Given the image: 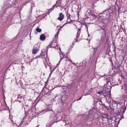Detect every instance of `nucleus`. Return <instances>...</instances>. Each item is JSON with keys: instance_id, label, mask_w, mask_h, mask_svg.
Segmentation results:
<instances>
[{"instance_id": "f257e3e1", "label": "nucleus", "mask_w": 127, "mask_h": 127, "mask_svg": "<svg viewBox=\"0 0 127 127\" xmlns=\"http://www.w3.org/2000/svg\"><path fill=\"white\" fill-rule=\"evenodd\" d=\"M111 88H110L109 90L107 88H105V90H104L102 91V95H104V96L106 97L107 96H108V95L109 94V95L110 96V94H109V93L110 94V91Z\"/></svg>"}, {"instance_id": "f03ea898", "label": "nucleus", "mask_w": 127, "mask_h": 127, "mask_svg": "<svg viewBox=\"0 0 127 127\" xmlns=\"http://www.w3.org/2000/svg\"><path fill=\"white\" fill-rule=\"evenodd\" d=\"M64 16L62 13H60L59 15V17L57 18V19L60 21H62L64 18Z\"/></svg>"}, {"instance_id": "7ed1b4c3", "label": "nucleus", "mask_w": 127, "mask_h": 127, "mask_svg": "<svg viewBox=\"0 0 127 127\" xmlns=\"http://www.w3.org/2000/svg\"><path fill=\"white\" fill-rule=\"evenodd\" d=\"M105 33L104 34L103 33H101V37L100 40L102 42H103L104 40L105 37Z\"/></svg>"}, {"instance_id": "20e7f679", "label": "nucleus", "mask_w": 127, "mask_h": 127, "mask_svg": "<svg viewBox=\"0 0 127 127\" xmlns=\"http://www.w3.org/2000/svg\"><path fill=\"white\" fill-rule=\"evenodd\" d=\"M38 49L37 47H35V46H34L33 47L32 53L33 54H35L38 51Z\"/></svg>"}, {"instance_id": "39448f33", "label": "nucleus", "mask_w": 127, "mask_h": 127, "mask_svg": "<svg viewBox=\"0 0 127 127\" xmlns=\"http://www.w3.org/2000/svg\"><path fill=\"white\" fill-rule=\"evenodd\" d=\"M67 22L66 23V24H68L69 23H70L72 21V20H71L70 21H68V19L70 20V14H69L68 13H67Z\"/></svg>"}, {"instance_id": "423d86ee", "label": "nucleus", "mask_w": 127, "mask_h": 127, "mask_svg": "<svg viewBox=\"0 0 127 127\" xmlns=\"http://www.w3.org/2000/svg\"><path fill=\"white\" fill-rule=\"evenodd\" d=\"M45 35L43 34H41L40 36V38L41 40L43 41L45 40Z\"/></svg>"}, {"instance_id": "0eeeda50", "label": "nucleus", "mask_w": 127, "mask_h": 127, "mask_svg": "<svg viewBox=\"0 0 127 127\" xmlns=\"http://www.w3.org/2000/svg\"><path fill=\"white\" fill-rule=\"evenodd\" d=\"M96 102L95 105L97 106H100L102 103L101 101H97Z\"/></svg>"}, {"instance_id": "6e6552de", "label": "nucleus", "mask_w": 127, "mask_h": 127, "mask_svg": "<svg viewBox=\"0 0 127 127\" xmlns=\"http://www.w3.org/2000/svg\"><path fill=\"white\" fill-rule=\"evenodd\" d=\"M52 108L50 109L49 108H48L46 109L43 110V111H44L45 112H46L48 111H52Z\"/></svg>"}, {"instance_id": "1a4fd4ad", "label": "nucleus", "mask_w": 127, "mask_h": 127, "mask_svg": "<svg viewBox=\"0 0 127 127\" xmlns=\"http://www.w3.org/2000/svg\"><path fill=\"white\" fill-rule=\"evenodd\" d=\"M66 23H65L62 26H60V28L58 29V32H60V31L62 29L63 27L66 24Z\"/></svg>"}, {"instance_id": "9d476101", "label": "nucleus", "mask_w": 127, "mask_h": 127, "mask_svg": "<svg viewBox=\"0 0 127 127\" xmlns=\"http://www.w3.org/2000/svg\"><path fill=\"white\" fill-rule=\"evenodd\" d=\"M36 31L37 32H40L41 31V29L38 28H37L36 29Z\"/></svg>"}, {"instance_id": "9b49d317", "label": "nucleus", "mask_w": 127, "mask_h": 127, "mask_svg": "<svg viewBox=\"0 0 127 127\" xmlns=\"http://www.w3.org/2000/svg\"><path fill=\"white\" fill-rule=\"evenodd\" d=\"M58 1L59 0L56 1V3L53 6V7L52 8V9L53 10L54 8L56 6V5L58 3Z\"/></svg>"}, {"instance_id": "f8f14e48", "label": "nucleus", "mask_w": 127, "mask_h": 127, "mask_svg": "<svg viewBox=\"0 0 127 127\" xmlns=\"http://www.w3.org/2000/svg\"><path fill=\"white\" fill-rule=\"evenodd\" d=\"M62 56H63V55L61 54V55H60L61 58H60V61L59 62V64L60 63V62H61V60L62 59H63L64 58V56H63V57H62Z\"/></svg>"}, {"instance_id": "ddd939ff", "label": "nucleus", "mask_w": 127, "mask_h": 127, "mask_svg": "<svg viewBox=\"0 0 127 127\" xmlns=\"http://www.w3.org/2000/svg\"><path fill=\"white\" fill-rule=\"evenodd\" d=\"M53 42H51L47 46V48H49L51 47V46L53 45Z\"/></svg>"}, {"instance_id": "4468645a", "label": "nucleus", "mask_w": 127, "mask_h": 127, "mask_svg": "<svg viewBox=\"0 0 127 127\" xmlns=\"http://www.w3.org/2000/svg\"><path fill=\"white\" fill-rule=\"evenodd\" d=\"M56 49H58L59 48V50L61 51V49H60V47H59V45L58 44H57L56 45Z\"/></svg>"}, {"instance_id": "2eb2a0df", "label": "nucleus", "mask_w": 127, "mask_h": 127, "mask_svg": "<svg viewBox=\"0 0 127 127\" xmlns=\"http://www.w3.org/2000/svg\"><path fill=\"white\" fill-rule=\"evenodd\" d=\"M80 32L79 33V32H78L77 33V35L76 36L77 38H78L79 37V36L80 35Z\"/></svg>"}, {"instance_id": "dca6fc26", "label": "nucleus", "mask_w": 127, "mask_h": 127, "mask_svg": "<svg viewBox=\"0 0 127 127\" xmlns=\"http://www.w3.org/2000/svg\"><path fill=\"white\" fill-rule=\"evenodd\" d=\"M103 92H102V91H99L97 92V94H100L101 95H102V93Z\"/></svg>"}, {"instance_id": "f3484780", "label": "nucleus", "mask_w": 127, "mask_h": 127, "mask_svg": "<svg viewBox=\"0 0 127 127\" xmlns=\"http://www.w3.org/2000/svg\"><path fill=\"white\" fill-rule=\"evenodd\" d=\"M114 105L115 106V107L116 108H116L118 109V108H117L118 104L117 103H114Z\"/></svg>"}, {"instance_id": "a211bd4d", "label": "nucleus", "mask_w": 127, "mask_h": 127, "mask_svg": "<svg viewBox=\"0 0 127 127\" xmlns=\"http://www.w3.org/2000/svg\"><path fill=\"white\" fill-rule=\"evenodd\" d=\"M101 30H103L104 33H105V28H103L102 27H101Z\"/></svg>"}, {"instance_id": "6ab92c4d", "label": "nucleus", "mask_w": 127, "mask_h": 127, "mask_svg": "<svg viewBox=\"0 0 127 127\" xmlns=\"http://www.w3.org/2000/svg\"><path fill=\"white\" fill-rule=\"evenodd\" d=\"M59 32H58L57 33H56L55 35V37H56H56L57 36V37H58V34H59Z\"/></svg>"}, {"instance_id": "aec40b11", "label": "nucleus", "mask_w": 127, "mask_h": 127, "mask_svg": "<svg viewBox=\"0 0 127 127\" xmlns=\"http://www.w3.org/2000/svg\"><path fill=\"white\" fill-rule=\"evenodd\" d=\"M53 10L52 9V8L50 9L49 10V13H50L51 11H52Z\"/></svg>"}, {"instance_id": "412c9836", "label": "nucleus", "mask_w": 127, "mask_h": 127, "mask_svg": "<svg viewBox=\"0 0 127 127\" xmlns=\"http://www.w3.org/2000/svg\"><path fill=\"white\" fill-rule=\"evenodd\" d=\"M51 93V92H50L49 91V92H48V93H47L46 94L47 95H48V94H50V93Z\"/></svg>"}, {"instance_id": "4be33fe9", "label": "nucleus", "mask_w": 127, "mask_h": 127, "mask_svg": "<svg viewBox=\"0 0 127 127\" xmlns=\"http://www.w3.org/2000/svg\"><path fill=\"white\" fill-rule=\"evenodd\" d=\"M82 97V96L81 97H80L79 99H78L77 100V101H78V100H80Z\"/></svg>"}, {"instance_id": "5701e85b", "label": "nucleus", "mask_w": 127, "mask_h": 127, "mask_svg": "<svg viewBox=\"0 0 127 127\" xmlns=\"http://www.w3.org/2000/svg\"><path fill=\"white\" fill-rule=\"evenodd\" d=\"M77 38H76V39H75V42H77V41H78V40L77 39Z\"/></svg>"}, {"instance_id": "b1692460", "label": "nucleus", "mask_w": 127, "mask_h": 127, "mask_svg": "<svg viewBox=\"0 0 127 127\" xmlns=\"http://www.w3.org/2000/svg\"><path fill=\"white\" fill-rule=\"evenodd\" d=\"M68 58H66V59H65L64 60H65V61H68Z\"/></svg>"}, {"instance_id": "393cba45", "label": "nucleus", "mask_w": 127, "mask_h": 127, "mask_svg": "<svg viewBox=\"0 0 127 127\" xmlns=\"http://www.w3.org/2000/svg\"><path fill=\"white\" fill-rule=\"evenodd\" d=\"M122 117H121V119H120L119 120H120L122 118V117H123V113H122Z\"/></svg>"}, {"instance_id": "a878e982", "label": "nucleus", "mask_w": 127, "mask_h": 127, "mask_svg": "<svg viewBox=\"0 0 127 127\" xmlns=\"http://www.w3.org/2000/svg\"><path fill=\"white\" fill-rule=\"evenodd\" d=\"M22 124H23V122H22H22H21V123H20V125H22Z\"/></svg>"}, {"instance_id": "bb28decb", "label": "nucleus", "mask_w": 127, "mask_h": 127, "mask_svg": "<svg viewBox=\"0 0 127 127\" xmlns=\"http://www.w3.org/2000/svg\"><path fill=\"white\" fill-rule=\"evenodd\" d=\"M80 30H81V29H78V32H80Z\"/></svg>"}, {"instance_id": "cd10ccee", "label": "nucleus", "mask_w": 127, "mask_h": 127, "mask_svg": "<svg viewBox=\"0 0 127 127\" xmlns=\"http://www.w3.org/2000/svg\"><path fill=\"white\" fill-rule=\"evenodd\" d=\"M53 72V70H51L50 71V73H52V72Z\"/></svg>"}, {"instance_id": "c85d7f7f", "label": "nucleus", "mask_w": 127, "mask_h": 127, "mask_svg": "<svg viewBox=\"0 0 127 127\" xmlns=\"http://www.w3.org/2000/svg\"><path fill=\"white\" fill-rule=\"evenodd\" d=\"M51 74H52V73H50V74L49 75V77H50L51 76Z\"/></svg>"}, {"instance_id": "c756f323", "label": "nucleus", "mask_w": 127, "mask_h": 127, "mask_svg": "<svg viewBox=\"0 0 127 127\" xmlns=\"http://www.w3.org/2000/svg\"><path fill=\"white\" fill-rule=\"evenodd\" d=\"M46 85L45 84V86H44V87L43 88H45V87H46Z\"/></svg>"}, {"instance_id": "7c9ffc66", "label": "nucleus", "mask_w": 127, "mask_h": 127, "mask_svg": "<svg viewBox=\"0 0 127 127\" xmlns=\"http://www.w3.org/2000/svg\"><path fill=\"white\" fill-rule=\"evenodd\" d=\"M39 125H37V126L35 127H38L39 126Z\"/></svg>"}, {"instance_id": "2f4dec72", "label": "nucleus", "mask_w": 127, "mask_h": 127, "mask_svg": "<svg viewBox=\"0 0 127 127\" xmlns=\"http://www.w3.org/2000/svg\"><path fill=\"white\" fill-rule=\"evenodd\" d=\"M69 61H70V62H71V61L70 60H69Z\"/></svg>"}, {"instance_id": "473e14b6", "label": "nucleus", "mask_w": 127, "mask_h": 127, "mask_svg": "<svg viewBox=\"0 0 127 127\" xmlns=\"http://www.w3.org/2000/svg\"><path fill=\"white\" fill-rule=\"evenodd\" d=\"M39 57V56H37V57H36V58H37V57Z\"/></svg>"}, {"instance_id": "72a5a7b5", "label": "nucleus", "mask_w": 127, "mask_h": 127, "mask_svg": "<svg viewBox=\"0 0 127 127\" xmlns=\"http://www.w3.org/2000/svg\"><path fill=\"white\" fill-rule=\"evenodd\" d=\"M44 88H43L42 89V91L44 89Z\"/></svg>"}, {"instance_id": "f704fd0d", "label": "nucleus", "mask_w": 127, "mask_h": 127, "mask_svg": "<svg viewBox=\"0 0 127 127\" xmlns=\"http://www.w3.org/2000/svg\"><path fill=\"white\" fill-rule=\"evenodd\" d=\"M58 5H57L56 6V7H58Z\"/></svg>"}, {"instance_id": "c9c22d12", "label": "nucleus", "mask_w": 127, "mask_h": 127, "mask_svg": "<svg viewBox=\"0 0 127 127\" xmlns=\"http://www.w3.org/2000/svg\"><path fill=\"white\" fill-rule=\"evenodd\" d=\"M122 89H123V87H122Z\"/></svg>"}, {"instance_id": "e433bc0d", "label": "nucleus", "mask_w": 127, "mask_h": 127, "mask_svg": "<svg viewBox=\"0 0 127 127\" xmlns=\"http://www.w3.org/2000/svg\"><path fill=\"white\" fill-rule=\"evenodd\" d=\"M89 36V34H88V36Z\"/></svg>"}]
</instances>
